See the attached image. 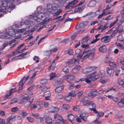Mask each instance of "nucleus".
<instances>
[{
	"label": "nucleus",
	"instance_id": "f257e3e1",
	"mask_svg": "<svg viewBox=\"0 0 124 124\" xmlns=\"http://www.w3.org/2000/svg\"><path fill=\"white\" fill-rule=\"evenodd\" d=\"M89 109L91 111H93V112L96 114H97V117L96 120L94 121V122L96 124H100L101 123V121H99L98 120L100 117H102L104 114V113L102 112H99L96 110V108H89Z\"/></svg>",
	"mask_w": 124,
	"mask_h": 124
},
{
	"label": "nucleus",
	"instance_id": "f03ea898",
	"mask_svg": "<svg viewBox=\"0 0 124 124\" xmlns=\"http://www.w3.org/2000/svg\"><path fill=\"white\" fill-rule=\"evenodd\" d=\"M47 7L48 11L52 14L55 13V11L59 9V6L58 5L55 6H53L50 4H47Z\"/></svg>",
	"mask_w": 124,
	"mask_h": 124
},
{
	"label": "nucleus",
	"instance_id": "7ed1b4c3",
	"mask_svg": "<svg viewBox=\"0 0 124 124\" xmlns=\"http://www.w3.org/2000/svg\"><path fill=\"white\" fill-rule=\"evenodd\" d=\"M15 34L14 30L11 29H9L8 31H6L5 32V33L4 34V35L6 39H9L11 36L15 35Z\"/></svg>",
	"mask_w": 124,
	"mask_h": 124
},
{
	"label": "nucleus",
	"instance_id": "20e7f679",
	"mask_svg": "<svg viewBox=\"0 0 124 124\" xmlns=\"http://www.w3.org/2000/svg\"><path fill=\"white\" fill-rule=\"evenodd\" d=\"M97 67H89L83 70V73L85 74H88L92 71L96 70Z\"/></svg>",
	"mask_w": 124,
	"mask_h": 124
},
{
	"label": "nucleus",
	"instance_id": "39448f33",
	"mask_svg": "<svg viewBox=\"0 0 124 124\" xmlns=\"http://www.w3.org/2000/svg\"><path fill=\"white\" fill-rule=\"evenodd\" d=\"M88 24V22L87 21H82L79 24H78L76 27V29L78 30L80 28H82L87 25Z\"/></svg>",
	"mask_w": 124,
	"mask_h": 124
},
{
	"label": "nucleus",
	"instance_id": "423d86ee",
	"mask_svg": "<svg viewBox=\"0 0 124 124\" xmlns=\"http://www.w3.org/2000/svg\"><path fill=\"white\" fill-rule=\"evenodd\" d=\"M16 88V87L14 88H12L9 91V93H8L5 95L7 99H10L11 97L12 93L15 91H17Z\"/></svg>",
	"mask_w": 124,
	"mask_h": 124
},
{
	"label": "nucleus",
	"instance_id": "0eeeda50",
	"mask_svg": "<svg viewBox=\"0 0 124 124\" xmlns=\"http://www.w3.org/2000/svg\"><path fill=\"white\" fill-rule=\"evenodd\" d=\"M111 39V37L110 36H105L102 38L101 41L102 42L106 43L110 41Z\"/></svg>",
	"mask_w": 124,
	"mask_h": 124
},
{
	"label": "nucleus",
	"instance_id": "6e6552de",
	"mask_svg": "<svg viewBox=\"0 0 124 124\" xmlns=\"http://www.w3.org/2000/svg\"><path fill=\"white\" fill-rule=\"evenodd\" d=\"M33 99L28 100L24 104V106L26 108L29 107L31 104L33 103Z\"/></svg>",
	"mask_w": 124,
	"mask_h": 124
},
{
	"label": "nucleus",
	"instance_id": "1a4fd4ad",
	"mask_svg": "<svg viewBox=\"0 0 124 124\" xmlns=\"http://www.w3.org/2000/svg\"><path fill=\"white\" fill-rule=\"evenodd\" d=\"M89 115L88 113H83L80 115V117L85 122H86L87 121V118Z\"/></svg>",
	"mask_w": 124,
	"mask_h": 124
},
{
	"label": "nucleus",
	"instance_id": "9d476101",
	"mask_svg": "<svg viewBox=\"0 0 124 124\" xmlns=\"http://www.w3.org/2000/svg\"><path fill=\"white\" fill-rule=\"evenodd\" d=\"M63 79L65 80H73L75 78V77L72 75H67L63 76Z\"/></svg>",
	"mask_w": 124,
	"mask_h": 124
},
{
	"label": "nucleus",
	"instance_id": "9b49d317",
	"mask_svg": "<svg viewBox=\"0 0 124 124\" xmlns=\"http://www.w3.org/2000/svg\"><path fill=\"white\" fill-rule=\"evenodd\" d=\"M93 55L92 54H87L85 55L83 58L82 59V62H83L84 59H86V58H88L90 60H92L93 59Z\"/></svg>",
	"mask_w": 124,
	"mask_h": 124
},
{
	"label": "nucleus",
	"instance_id": "f8f14e48",
	"mask_svg": "<svg viewBox=\"0 0 124 124\" xmlns=\"http://www.w3.org/2000/svg\"><path fill=\"white\" fill-rule=\"evenodd\" d=\"M54 117L55 119L56 120H58L61 121L62 120H63V119L62 118V116L59 114H58L57 113H56L54 114Z\"/></svg>",
	"mask_w": 124,
	"mask_h": 124
},
{
	"label": "nucleus",
	"instance_id": "ddd939ff",
	"mask_svg": "<svg viewBox=\"0 0 124 124\" xmlns=\"http://www.w3.org/2000/svg\"><path fill=\"white\" fill-rule=\"evenodd\" d=\"M99 51L103 53H105L107 51L106 47L105 46H101L99 49Z\"/></svg>",
	"mask_w": 124,
	"mask_h": 124
},
{
	"label": "nucleus",
	"instance_id": "4468645a",
	"mask_svg": "<svg viewBox=\"0 0 124 124\" xmlns=\"http://www.w3.org/2000/svg\"><path fill=\"white\" fill-rule=\"evenodd\" d=\"M42 107L39 105L36 106L35 104H33L31 106V109H35V110H39L42 109Z\"/></svg>",
	"mask_w": 124,
	"mask_h": 124
},
{
	"label": "nucleus",
	"instance_id": "2eb2a0df",
	"mask_svg": "<svg viewBox=\"0 0 124 124\" xmlns=\"http://www.w3.org/2000/svg\"><path fill=\"white\" fill-rule=\"evenodd\" d=\"M108 78L106 76L102 77L100 79L101 82L102 84H105L108 81Z\"/></svg>",
	"mask_w": 124,
	"mask_h": 124
},
{
	"label": "nucleus",
	"instance_id": "dca6fc26",
	"mask_svg": "<svg viewBox=\"0 0 124 124\" xmlns=\"http://www.w3.org/2000/svg\"><path fill=\"white\" fill-rule=\"evenodd\" d=\"M97 92L95 90H91L90 92L88 94V95L90 96H94L97 94Z\"/></svg>",
	"mask_w": 124,
	"mask_h": 124
},
{
	"label": "nucleus",
	"instance_id": "f3484780",
	"mask_svg": "<svg viewBox=\"0 0 124 124\" xmlns=\"http://www.w3.org/2000/svg\"><path fill=\"white\" fill-rule=\"evenodd\" d=\"M67 118L72 123H73H73L74 122V116L72 114L68 115L67 116Z\"/></svg>",
	"mask_w": 124,
	"mask_h": 124
},
{
	"label": "nucleus",
	"instance_id": "a211bd4d",
	"mask_svg": "<svg viewBox=\"0 0 124 124\" xmlns=\"http://www.w3.org/2000/svg\"><path fill=\"white\" fill-rule=\"evenodd\" d=\"M64 88L63 86H61L57 87L55 90L56 92L57 93L61 92Z\"/></svg>",
	"mask_w": 124,
	"mask_h": 124
},
{
	"label": "nucleus",
	"instance_id": "6ab92c4d",
	"mask_svg": "<svg viewBox=\"0 0 124 124\" xmlns=\"http://www.w3.org/2000/svg\"><path fill=\"white\" fill-rule=\"evenodd\" d=\"M114 72V70L111 69H108L107 71V72L108 74L111 77L113 76Z\"/></svg>",
	"mask_w": 124,
	"mask_h": 124
},
{
	"label": "nucleus",
	"instance_id": "aec40b11",
	"mask_svg": "<svg viewBox=\"0 0 124 124\" xmlns=\"http://www.w3.org/2000/svg\"><path fill=\"white\" fill-rule=\"evenodd\" d=\"M59 110V108L57 107H51L50 109V111L52 112H57Z\"/></svg>",
	"mask_w": 124,
	"mask_h": 124
},
{
	"label": "nucleus",
	"instance_id": "412c9836",
	"mask_svg": "<svg viewBox=\"0 0 124 124\" xmlns=\"http://www.w3.org/2000/svg\"><path fill=\"white\" fill-rule=\"evenodd\" d=\"M19 114L22 116L23 118H24L28 114L27 112H25L23 111L22 110H19Z\"/></svg>",
	"mask_w": 124,
	"mask_h": 124
},
{
	"label": "nucleus",
	"instance_id": "4be33fe9",
	"mask_svg": "<svg viewBox=\"0 0 124 124\" xmlns=\"http://www.w3.org/2000/svg\"><path fill=\"white\" fill-rule=\"evenodd\" d=\"M116 31L117 32L120 33L123 31V27L121 25H120L117 27Z\"/></svg>",
	"mask_w": 124,
	"mask_h": 124
},
{
	"label": "nucleus",
	"instance_id": "5701e85b",
	"mask_svg": "<svg viewBox=\"0 0 124 124\" xmlns=\"http://www.w3.org/2000/svg\"><path fill=\"white\" fill-rule=\"evenodd\" d=\"M77 61V60L75 59H72L70 60L68 62L66 63L67 65H69L70 64L73 63Z\"/></svg>",
	"mask_w": 124,
	"mask_h": 124
},
{
	"label": "nucleus",
	"instance_id": "b1692460",
	"mask_svg": "<svg viewBox=\"0 0 124 124\" xmlns=\"http://www.w3.org/2000/svg\"><path fill=\"white\" fill-rule=\"evenodd\" d=\"M96 73V72L94 71L90 75H89V76H89V78L92 81V79L93 78H94Z\"/></svg>",
	"mask_w": 124,
	"mask_h": 124
},
{
	"label": "nucleus",
	"instance_id": "393cba45",
	"mask_svg": "<svg viewBox=\"0 0 124 124\" xmlns=\"http://www.w3.org/2000/svg\"><path fill=\"white\" fill-rule=\"evenodd\" d=\"M56 0L58 2L59 4H60V6H63L66 1L65 0Z\"/></svg>",
	"mask_w": 124,
	"mask_h": 124
},
{
	"label": "nucleus",
	"instance_id": "a878e982",
	"mask_svg": "<svg viewBox=\"0 0 124 124\" xmlns=\"http://www.w3.org/2000/svg\"><path fill=\"white\" fill-rule=\"evenodd\" d=\"M74 7V5L73 4V3L71 2V3H69L66 6L65 8H67L71 9L72 8Z\"/></svg>",
	"mask_w": 124,
	"mask_h": 124
},
{
	"label": "nucleus",
	"instance_id": "bb28decb",
	"mask_svg": "<svg viewBox=\"0 0 124 124\" xmlns=\"http://www.w3.org/2000/svg\"><path fill=\"white\" fill-rule=\"evenodd\" d=\"M92 105V106L93 107V108H95L96 107V105L95 103H93V101H88L87 102L86 104L87 105Z\"/></svg>",
	"mask_w": 124,
	"mask_h": 124
},
{
	"label": "nucleus",
	"instance_id": "cd10ccee",
	"mask_svg": "<svg viewBox=\"0 0 124 124\" xmlns=\"http://www.w3.org/2000/svg\"><path fill=\"white\" fill-rule=\"evenodd\" d=\"M6 7L5 6H2L1 7V9L0 10V12H3L6 13H7L6 10Z\"/></svg>",
	"mask_w": 124,
	"mask_h": 124
},
{
	"label": "nucleus",
	"instance_id": "c85d7f7f",
	"mask_svg": "<svg viewBox=\"0 0 124 124\" xmlns=\"http://www.w3.org/2000/svg\"><path fill=\"white\" fill-rule=\"evenodd\" d=\"M118 17L119 16H117L116 17V20L113 22L111 23L110 25L109 26V28H111L118 21Z\"/></svg>",
	"mask_w": 124,
	"mask_h": 124
},
{
	"label": "nucleus",
	"instance_id": "c756f323",
	"mask_svg": "<svg viewBox=\"0 0 124 124\" xmlns=\"http://www.w3.org/2000/svg\"><path fill=\"white\" fill-rule=\"evenodd\" d=\"M117 40L118 41H124V37L123 38L122 35H119L117 37Z\"/></svg>",
	"mask_w": 124,
	"mask_h": 124
},
{
	"label": "nucleus",
	"instance_id": "7c9ffc66",
	"mask_svg": "<svg viewBox=\"0 0 124 124\" xmlns=\"http://www.w3.org/2000/svg\"><path fill=\"white\" fill-rule=\"evenodd\" d=\"M63 83V80L61 78H59L56 80V83L58 85H60Z\"/></svg>",
	"mask_w": 124,
	"mask_h": 124
},
{
	"label": "nucleus",
	"instance_id": "2f4dec72",
	"mask_svg": "<svg viewBox=\"0 0 124 124\" xmlns=\"http://www.w3.org/2000/svg\"><path fill=\"white\" fill-rule=\"evenodd\" d=\"M96 3L95 1H93L90 2L88 4V6L90 7H94Z\"/></svg>",
	"mask_w": 124,
	"mask_h": 124
},
{
	"label": "nucleus",
	"instance_id": "473e14b6",
	"mask_svg": "<svg viewBox=\"0 0 124 124\" xmlns=\"http://www.w3.org/2000/svg\"><path fill=\"white\" fill-rule=\"evenodd\" d=\"M119 90V88L117 86H115L111 87L110 90H113L117 92Z\"/></svg>",
	"mask_w": 124,
	"mask_h": 124
},
{
	"label": "nucleus",
	"instance_id": "72a5a7b5",
	"mask_svg": "<svg viewBox=\"0 0 124 124\" xmlns=\"http://www.w3.org/2000/svg\"><path fill=\"white\" fill-rule=\"evenodd\" d=\"M65 99L66 101H71L72 100V99L71 97L68 95L65 97Z\"/></svg>",
	"mask_w": 124,
	"mask_h": 124
},
{
	"label": "nucleus",
	"instance_id": "f704fd0d",
	"mask_svg": "<svg viewBox=\"0 0 124 124\" xmlns=\"http://www.w3.org/2000/svg\"><path fill=\"white\" fill-rule=\"evenodd\" d=\"M74 11L75 13L78 12L79 13H81L82 12V8H76L75 9Z\"/></svg>",
	"mask_w": 124,
	"mask_h": 124
},
{
	"label": "nucleus",
	"instance_id": "c9c22d12",
	"mask_svg": "<svg viewBox=\"0 0 124 124\" xmlns=\"http://www.w3.org/2000/svg\"><path fill=\"white\" fill-rule=\"evenodd\" d=\"M50 80H51L55 78L56 76V75L55 73H51L50 74Z\"/></svg>",
	"mask_w": 124,
	"mask_h": 124
},
{
	"label": "nucleus",
	"instance_id": "e433bc0d",
	"mask_svg": "<svg viewBox=\"0 0 124 124\" xmlns=\"http://www.w3.org/2000/svg\"><path fill=\"white\" fill-rule=\"evenodd\" d=\"M45 122L47 124H52V120L50 118H46V119Z\"/></svg>",
	"mask_w": 124,
	"mask_h": 124
},
{
	"label": "nucleus",
	"instance_id": "4c0bfd02",
	"mask_svg": "<svg viewBox=\"0 0 124 124\" xmlns=\"http://www.w3.org/2000/svg\"><path fill=\"white\" fill-rule=\"evenodd\" d=\"M26 119L29 122L31 123H32L34 121L33 118L31 117H26Z\"/></svg>",
	"mask_w": 124,
	"mask_h": 124
},
{
	"label": "nucleus",
	"instance_id": "58836bf2",
	"mask_svg": "<svg viewBox=\"0 0 124 124\" xmlns=\"http://www.w3.org/2000/svg\"><path fill=\"white\" fill-rule=\"evenodd\" d=\"M62 108L63 109L67 110L70 108V107L68 104H63Z\"/></svg>",
	"mask_w": 124,
	"mask_h": 124
},
{
	"label": "nucleus",
	"instance_id": "ea45409f",
	"mask_svg": "<svg viewBox=\"0 0 124 124\" xmlns=\"http://www.w3.org/2000/svg\"><path fill=\"white\" fill-rule=\"evenodd\" d=\"M109 65L111 67L114 68L116 66V64L113 62H110L109 63Z\"/></svg>",
	"mask_w": 124,
	"mask_h": 124
},
{
	"label": "nucleus",
	"instance_id": "a19ab883",
	"mask_svg": "<svg viewBox=\"0 0 124 124\" xmlns=\"http://www.w3.org/2000/svg\"><path fill=\"white\" fill-rule=\"evenodd\" d=\"M57 49L58 48L56 47L52 49H51L50 51H49L46 52V54L47 53H48L49 54L50 53H51V52H55L57 51Z\"/></svg>",
	"mask_w": 124,
	"mask_h": 124
},
{
	"label": "nucleus",
	"instance_id": "79ce46f5",
	"mask_svg": "<svg viewBox=\"0 0 124 124\" xmlns=\"http://www.w3.org/2000/svg\"><path fill=\"white\" fill-rule=\"evenodd\" d=\"M28 95L26 94H24L22 95V97L23 99L27 100L28 99Z\"/></svg>",
	"mask_w": 124,
	"mask_h": 124
},
{
	"label": "nucleus",
	"instance_id": "37998d69",
	"mask_svg": "<svg viewBox=\"0 0 124 124\" xmlns=\"http://www.w3.org/2000/svg\"><path fill=\"white\" fill-rule=\"evenodd\" d=\"M62 71L66 74H67L69 73V70L66 67H65L62 69Z\"/></svg>",
	"mask_w": 124,
	"mask_h": 124
},
{
	"label": "nucleus",
	"instance_id": "c03bdc74",
	"mask_svg": "<svg viewBox=\"0 0 124 124\" xmlns=\"http://www.w3.org/2000/svg\"><path fill=\"white\" fill-rule=\"evenodd\" d=\"M117 32L116 30H114L113 32L111 34V36H110L111 37V38L113 37H115V35L116 34Z\"/></svg>",
	"mask_w": 124,
	"mask_h": 124
},
{
	"label": "nucleus",
	"instance_id": "a18cd8bd",
	"mask_svg": "<svg viewBox=\"0 0 124 124\" xmlns=\"http://www.w3.org/2000/svg\"><path fill=\"white\" fill-rule=\"evenodd\" d=\"M32 115L35 118L38 119L39 117V115L38 114L32 113Z\"/></svg>",
	"mask_w": 124,
	"mask_h": 124
},
{
	"label": "nucleus",
	"instance_id": "49530a36",
	"mask_svg": "<svg viewBox=\"0 0 124 124\" xmlns=\"http://www.w3.org/2000/svg\"><path fill=\"white\" fill-rule=\"evenodd\" d=\"M79 71L77 67L74 68L72 71V72L75 73H77Z\"/></svg>",
	"mask_w": 124,
	"mask_h": 124
},
{
	"label": "nucleus",
	"instance_id": "de8ad7c7",
	"mask_svg": "<svg viewBox=\"0 0 124 124\" xmlns=\"http://www.w3.org/2000/svg\"><path fill=\"white\" fill-rule=\"evenodd\" d=\"M88 40L87 37H85L83 38L82 40L81 41V43L82 44H83V43L86 42Z\"/></svg>",
	"mask_w": 124,
	"mask_h": 124
},
{
	"label": "nucleus",
	"instance_id": "09e8293b",
	"mask_svg": "<svg viewBox=\"0 0 124 124\" xmlns=\"http://www.w3.org/2000/svg\"><path fill=\"white\" fill-rule=\"evenodd\" d=\"M26 29H18L17 30V32L19 33H22L23 32L26 30Z\"/></svg>",
	"mask_w": 124,
	"mask_h": 124
},
{
	"label": "nucleus",
	"instance_id": "8fccbe9b",
	"mask_svg": "<svg viewBox=\"0 0 124 124\" xmlns=\"http://www.w3.org/2000/svg\"><path fill=\"white\" fill-rule=\"evenodd\" d=\"M112 7V6L111 5H108L106 6V8L103 10L104 12L106 10H107L109 9L111 7Z\"/></svg>",
	"mask_w": 124,
	"mask_h": 124
},
{
	"label": "nucleus",
	"instance_id": "3c124183",
	"mask_svg": "<svg viewBox=\"0 0 124 124\" xmlns=\"http://www.w3.org/2000/svg\"><path fill=\"white\" fill-rule=\"evenodd\" d=\"M100 77V76L99 75H96V74L94 78H93L92 79V81H94L96 80L97 79L99 78Z\"/></svg>",
	"mask_w": 124,
	"mask_h": 124
},
{
	"label": "nucleus",
	"instance_id": "603ef678",
	"mask_svg": "<svg viewBox=\"0 0 124 124\" xmlns=\"http://www.w3.org/2000/svg\"><path fill=\"white\" fill-rule=\"evenodd\" d=\"M15 7V5L13 3H10L9 5V8L11 9H14Z\"/></svg>",
	"mask_w": 124,
	"mask_h": 124
},
{
	"label": "nucleus",
	"instance_id": "864d4df0",
	"mask_svg": "<svg viewBox=\"0 0 124 124\" xmlns=\"http://www.w3.org/2000/svg\"><path fill=\"white\" fill-rule=\"evenodd\" d=\"M45 14L43 13H39L38 14V16L40 18H42L45 16Z\"/></svg>",
	"mask_w": 124,
	"mask_h": 124
},
{
	"label": "nucleus",
	"instance_id": "5fc2aeb1",
	"mask_svg": "<svg viewBox=\"0 0 124 124\" xmlns=\"http://www.w3.org/2000/svg\"><path fill=\"white\" fill-rule=\"evenodd\" d=\"M8 3L6 1H2V6L7 7L8 6Z\"/></svg>",
	"mask_w": 124,
	"mask_h": 124
},
{
	"label": "nucleus",
	"instance_id": "6e6d98bb",
	"mask_svg": "<svg viewBox=\"0 0 124 124\" xmlns=\"http://www.w3.org/2000/svg\"><path fill=\"white\" fill-rule=\"evenodd\" d=\"M78 32H76L74 34L71 36V38L72 39H74L76 37Z\"/></svg>",
	"mask_w": 124,
	"mask_h": 124
},
{
	"label": "nucleus",
	"instance_id": "4d7b16f0",
	"mask_svg": "<svg viewBox=\"0 0 124 124\" xmlns=\"http://www.w3.org/2000/svg\"><path fill=\"white\" fill-rule=\"evenodd\" d=\"M67 52L70 55H72L73 54V51L72 49H69Z\"/></svg>",
	"mask_w": 124,
	"mask_h": 124
},
{
	"label": "nucleus",
	"instance_id": "13d9d810",
	"mask_svg": "<svg viewBox=\"0 0 124 124\" xmlns=\"http://www.w3.org/2000/svg\"><path fill=\"white\" fill-rule=\"evenodd\" d=\"M47 82V81L45 79H42L41 80V83L42 85H45Z\"/></svg>",
	"mask_w": 124,
	"mask_h": 124
},
{
	"label": "nucleus",
	"instance_id": "bf43d9fd",
	"mask_svg": "<svg viewBox=\"0 0 124 124\" xmlns=\"http://www.w3.org/2000/svg\"><path fill=\"white\" fill-rule=\"evenodd\" d=\"M18 110V108L17 107H13L11 109V110L12 112H14Z\"/></svg>",
	"mask_w": 124,
	"mask_h": 124
},
{
	"label": "nucleus",
	"instance_id": "052dcab7",
	"mask_svg": "<svg viewBox=\"0 0 124 124\" xmlns=\"http://www.w3.org/2000/svg\"><path fill=\"white\" fill-rule=\"evenodd\" d=\"M79 107L78 106H76L75 107H74L73 109L74 111H78L79 110Z\"/></svg>",
	"mask_w": 124,
	"mask_h": 124
},
{
	"label": "nucleus",
	"instance_id": "680f3d73",
	"mask_svg": "<svg viewBox=\"0 0 124 124\" xmlns=\"http://www.w3.org/2000/svg\"><path fill=\"white\" fill-rule=\"evenodd\" d=\"M62 11L61 9H60L57 11L55 14L54 15L57 16L59 15L60 14Z\"/></svg>",
	"mask_w": 124,
	"mask_h": 124
},
{
	"label": "nucleus",
	"instance_id": "e2e57ef3",
	"mask_svg": "<svg viewBox=\"0 0 124 124\" xmlns=\"http://www.w3.org/2000/svg\"><path fill=\"white\" fill-rule=\"evenodd\" d=\"M113 17L112 15H110L107 16L105 19V20H108L111 19Z\"/></svg>",
	"mask_w": 124,
	"mask_h": 124
},
{
	"label": "nucleus",
	"instance_id": "0e129e2a",
	"mask_svg": "<svg viewBox=\"0 0 124 124\" xmlns=\"http://www.w3.org/2000/svg\"><path fill=\"white\" fill-rule=\"evenodd\" d=\"M85 81L87 83H90L91 82V81H92L90 79H89V78L88 76L86 78H85Z\"/></svg>",
	"mask_w": 124,
	"mask_h": 124
},
{
	"label": "nucleus",
	"instance_id": "69168bd1",
	"mask_svg": "<svg viewBox=\"0 0 124 124\" xmlns=\"http://www.w3.org/2000/svg\"><path fill=\"white\" fill-rule=\"evenodd\" d=\"M8 43L4 44L2 46V47L0 49V51L1 50L4 49L6 46L8 45Z\"/></svg>",
	"mask_w": 124,
	"mask_h": 124
},
{
	"label": "nucleus",
	"instance_id": "338daca9",
	"mask_svg": "<svg viewBox=\"0 0 124 124\" xmlns=\"http://www.w3.org/2000/svg\"><path fill=\"white\" fill-rule=\"evenodd\" d=\"M108 27V24H106L104 26L102 25V28L101 29V31H103L105 30Z\"/></svg>",
	"mask_w": 124,
	"mask_h": 124
},
{
	"label": "nucleus",
	"instance_id": "774afa93",
	"mask_svg": "<svg viewBox=\"0 0 124 124\" xmlns=\"http://www.w3.org/2000/svg\"><path fill=\"white\" fill-rule=\"evenodd\" d=\"M113 100L115 102H118L119 101V99L117 97H114L113 99Z\"/></svg>",
	"mask_w": 124,
	"mask_h": 124
}]
</instances>
